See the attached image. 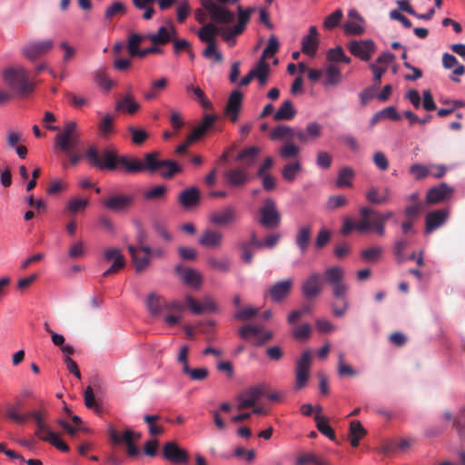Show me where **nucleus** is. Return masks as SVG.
I'll list each match as a JSON object with an SVG mask.
<instances>
[{
  "mask_svg": "<svg viewBox=\"0 0 465 465\" xmlns=\"http://www.w3.org/2000/svg\"><path fill=\"white\" fill-rule=\"evenodd\" d=\"M410 173L417 181L422 180L430 175V169L420 163H414L410 167Z\"/></svg>",
  "mask_w": 465,
  "mask_h": 465,
  "instance_id": "63",
  "label": "nucleus"
},
{
  "mask_svg": "<svg viewBox=\"0 0 465 465\" xmlns=\"http://www.w3.org/2000/svg\"><path fill=\"white\" fill-rule=\"evenodd\" d=\"M450 216L446 208L429 212L425 216V233L430 234L445 224Z\"/></svg>",
  "mask_w": 465,
  "mask_h": 465,
  "instance_id": "12",
  "label": "nucleus"
},
{
  "mask_svg": "<svg viewBox=\"0 0 465 465\" xmlns=\"http://www.w3.org/2000/svg\"><path fill=\"white\" fill-rule=\"evenodd\" d=\"M207 262L213 270H215L217 272H228L231 269V261L226 257L221 259L215 257H209Z\"/></svg>",
  "mask_w": 465,
  "mask_h": 465,
  "instance_id": "50",
  "label": "nucleus"
},
{
  "mask_svg": "<svg viewBox=\"0 0 465 465\" xmlns=\"http://www.w3.org/2000/svg\"><path fill=\"white\" fill-rule=\"evenodd\" d=\"M265 395L263 385L252 386L237 396L239 411L254 407L259 399Z\"/></svg>",
  "mask_w": 465,
  "mask_h": 465,
  "instance_id": "10",
  "label": "nucleus"
},
{
  "mask_svg": "<svg viewBox=\"0 0 465 465\" xmlns=\"http://www.w3.org/2000/svg\"><path fill=\"white\" fill-rule=\"evenodd\" d=\"M216 24V22L212 21L211 23L204 24L203 27L200 28L198 37L202 42L206 44L216 42L215 36L218 35L219 33V25Z\"/></svg>",
  "mask_w": 465,
  "mask_h": 465,
  "instance_id": "35",
  "label": "nucleus"
},
{
  "mask_svg": "<svg viewBox=\"0 0 465 465\" xmlns=\"http://www.w3.org/2000/svg\"><path fill=\"white\" fill-rule=\"evenodd\" d=\"M158 152L148 153L144 155V169L148 171L150 173H154L157 171H160L162 166L166 163H163V160H158L159 156Z\"/></svg>",
  "mask_w": 465,
  "mask_h": 465,
  "instance_id": "41",
  "label": "nucleus"
},
{
  "mask_svg": "<svg viewBox=\"0 0 465 465\" xmlns=\"http://www.w3.org/2000/svg\"><path fill=\"white\" fill-rule=\"evenodd\" d=\"M322 126L317 122H310L306 125L304 131L298 130L295 133V137L302 143H307L322 136Z\"/></svg>",
  "mask_w": 465,
  "mask_h": 465,
  "instance_id": "28",
  "label": "nucleus"
},
{
  "mask_svg": "<svg viewBox=\"0 0 465 465\" xmlns=\"http://www.w3.org/2000/svg\"><path fill=\"white\" fill-rule=\"evenodd\" d=\"M302 166L299 162L290 163L286 164L282 169V177L288 182H292Z\"/></svg>",
  "mask_w": 465,
  "mask_h": 465,
  "instance_id": "61",
  "label": "nucleus"
},
{
  "mask_svg": "<svg viewBox=\"0 0 465 465\" xmlns=\"http://www.w3.org/2000/svg\"><path fill=\"white\" fill-rule=\"evenodd\" d=\"M322 290V281L320 273H312L302 285V292L305 298L313 299L319 296Z\"/></svg>",
  "mask_w": 465,
  "mask_h": 465,
  "instance_id": "23",
  "label": "nucleus"
},
{
  "mask_svg": "<svg viewBox=\"0 0 465 465\" xmlns=\"http://www.w3.org/2000/svg\"><path fill=\"white\" fill-rule=\"evenodd\" d=\"M362 24L363 23H361L358 20H350L346 22L343 25L345 34L352 35H361V34L364 33V27Z\"/></svg>",
  "mask_w": 465,
  "mask_h": 465,
  "instance_id": "62",
  "label": "nucleus"
},
{
  "mask_svg": "<svg viewBox=\"0 0 465 465\" xmlns=\"http://www.w3.org/2000/svg\"><path fill=\"white\" fill-rule=\"evenodd\" d=\"M341 81V72L340 68L334 64H330L325 70V85H337Z\"/></svg>",
  "mask_w": 465,
  "mask_h": 465,
  "instance_id": "46",
  "label": "nucleus"
},
{
  "mask_svg": "<svg viewBox=\"0 0 465 465\" xmlns=\"http://www.w3.org/2000/svg\"><path fill=\"white\" fill-rule=\"evenodd\" d=\"M312 361V356L310 351H303L300 359L297 360L295 367V390L299 391L306 386Z\"/></svg>",
  "mask_w": 465,
  "mask_h": 465,
  "instance_id": "7",
  "label": "nucleus"
},
{
  "mask_svg": "<svg viewBox=\"0 0 465 465\" xmlns=\"http://www.w3.org/2000/svg\"><path fill=\"white\" fill-rule=\"evenodd\" d=\"M365 196L369 203L373 204H381L388 201L390 197V190L386 187L383 190V193L380 194L378 188L371 187L368 190Z\"/></svg>",
  "mask_w": 465,
  "mask_h": 465,
  "instance_id": "44",
  "label": "nucleus"
},
{
  "mask_svg": "<svg viewBox=\"0 0 465 465\" xmlns=\"http://www.w3.org/2000/svg\"><path fill=\"white\" fill-rule=\"evenodd\" d=\"M134 203V197L126 194H114L102 200L103 205L113 212L126 211Z\"/></svg>",
  "mask_w": 465,
  "mask_h": 465,
  "instance_id": "18",
  "label": "nucleus"
},
{
  "mask_svg": "<svg viewBox=\"0 0 465 465\" xmlns=\"http://www.w3.org/2000/svg\"><path fill=\"white\" fill-rule=\"evenodd\" d=\"M182 371L193 381H203L209 375V371L206 368L191 369L188 364L183 367Z\"/></svg>",
  "mask_w": 465,
  "mask_h": 465,
  "instance_id": "53",
  "label": "nucleus"
},
{
  "mask_svg": "<svg viewBox=\"0 0 465 465\" xmlns=\"http://www.w3.org/2000/svg\"><path fill=\"white\" fill-rule=\"evenodd\" d=\"M367 431L361 423L355 420L350 423V441L352 447L359 446L360 440L366 435Z\"/></svg>",
  "mask_w": 465,
  "mask_h": 465,
  "instance_id": "40",
  "label": "nucleus"
},
{
  "mask_svg": "<svg viewBox=\"0 0 465 465\" xmlns=\"http://www.w3.org/2000/svg\"><path fill=\"white\" fill-rule=\"evenodd\" d=\"M452 187L445 183H441L438 186H434L428 190L426 194L427 204H437L449 200L453 193Z\"/></svg>",
  "mask_w": 465,
  "mask_h": 465,
  "instance_id": "19",
  "label": "nucleus"
},
{
  "mask_svg": "<svg viewBox=\"0 0 465 465\" xmlns=\"http://www.w3.org/2000/svg\"><path fill=\"white\" fill-rule=\"evenodd\" d=\"M223 234L216 230H205L198 239V242L204 248L219 249L223 244Z\"/></svg>",
  "mask_w": 465,
  "mask_h": 465,
  "instance_id": "26",
  "label": "nucleus"
},
{
  "mask_svg": "<svg viewBox=\"0 0 465 465\" xmlns=\"http://www.w3.org/2000/svg\"><path fill=\"white\" fill-rule=\"evenodd\" d=\"M104 259L113 264L103 273L104 277L117 273L125 266V259L118 248H107L104 251Z\"/></svg>",
  "mask_w": 465,
  "mask_h": 465,
  "instance_id": "14",
  "label": "nucleus"
},
{
  "mask_svg": "<svg viewBox=\"0 0 465 465\" xmlns=\"http://www.w3.org/2000/svg\"><path fill=\"white\" fill-rule=\"evenodd\" d=\"M175 272L182 277L183 282L188 285L199 287L202 283V276L200 272L194 269L184 268L183 265L179 264L176 265Z\"/></svg>",
  "mask_w": 465,
  "mask_h": 465,
  "instance_id": "31",
  "label": "nucleus"
},
{
  "mask_svg": "<svg viewBox=\"0 0 465 465\" xmlns=\"http://www.w3.org/2000/svg\"><path fill=\"white\" fill-rule=\"evenodd\" d=\"M128 251L131 253L136 272H141L144 271L150 263L152 248L149 246L134 247V245H129Z\"/></svg>",
  "mask_w": 465,
  "mask_h": 465,
  "instance_id": "13",
  "label": "nucleus"
},
{
  "mask_svg": "<svg viewBox=\"0 0 465 465\" xmlns=\"http://www.w3.org/2000/svg\"><path fill=\"white\" fill-rule=\"evenodd\" d=\"M296 131L287 125H278L275 128L272 129V131L270 134V138L272 140H282L284 138H290L292 139L295 137Z\"/></svg>",
  "mask_w": 465,
  "mask_h": 465,
  "instance_id": "47",
  "label": "nucleus"
},
{
  "mask_svg": "<svg viewBox=\"0 0 465 465\" xmlns=\"http://www.w3.org/2000/svg\"><path fill=\"white\" fill-rule=\"evenodd\" d=\"M41 440L49 442L60 451L68 452L70 450L69 446L64 441L60 440L59 436L53 430L46 436L41 437Z\"/></svg>",
  "mask_w": 465,
  "mask_h": 465,
  "instance_id": "52",
  "label": "nucleus"
},
{
  "mask_svg": "<svg viewBox=\"0 0 465 465\" xmlns=\"http://www.w3.org/2000/svg\"><path fill=\"white\" fill-rule=\"evenodd\" d=\"M81 131L74 121H66L54 137V147L64 153H70L80 145Z\"/></svg>",
  "mask_w": 465,
  "mask_h": 465,
  "instance_id": "3",
  "label": "nucleus"
},
{
  "mask_svg": "<svg viewBox=\"0 0 465 465\" xmlns=\"http://www.w3.org/2000/svg\"><path fill=\"white\" fill-rule=\"evenodd\" d=\"M280 44L276 35H272L269 37L268 45L263 50L261 56L262 59L266 60L267 58L274 55L279 51Z\"/></svg>",
  "mask_w": 465,
  "mask_h": 465,
  "instance_id": "60",
  "label": "nucleus"
},
{
  "mask_svg": "<svg viewBox=\"0 0 465 465\" xmlns=\"http://www.w3.org/2000/svg\"><path fill=\"white\" fill-rule=\"evenodd\" d=\"M139 108V104L131 93L126 94L116 104L117 111H124L130 114H134Z\"/></svg>",
  "mask_w": 465,
  "mask_h": 465,
  "instance_id": "39",
  "label": "nucleus"
},
{
  "mask_svg": "<svg viewBox=\"0 0 465 465\" xmlns=\"http://www.w3.org/2000/svg\"><path fill=\"white\" fill-rule=\"evenodd\" d=\"M163 457L174 465L187 464L190 460L186 450L181 448L176 441L171 440L163 444L162 449Z\"/></svg>",
  "mask_w": 465,
  "mask_h": 465,
  "instance_id": "8",
  "label": "nucleus"
},
{
  "mask_svg": "<svg viewBox=\"0 0 465 465\" xmlns=\"http://www.w3.org/2000/svg\"><path fill=\"white\" fill-rule=\"evenodd\" d=\"M242 100L243 95L239 90L232 91L228 98L223 114L232 123L238 121L240 112L242 108Z\"/></svg>",
  "mask_w": 465,
  "mask_h": 465,
  "instance_id": "16",
  "label": "nucleus"
},
{
  "mask_svg": "<svg viewBox=\"0 0 465 465\" xmlns=\"http://www.w3.org/2000/svg\"><path fill=\"white\" fill-rule=\"evenodd\" d=\"M355 176L354 170L350 166L341 167L339 171L338 177L336 180V186L338 188L351 187L352 179Z\"/></svg>",
  "mask_w": 465,
  "mask_h": 465,
  "instance_id": "42",
  "label": "nucleus"
},
{
  "mask_svg": "<svg viewBox=\"0 0 465 465\" xmlns=\"http://www.w3.org/2000/svg\"><path fill=\"white\" fill-rule=\"evenodd\" d=\"M217 119L218 116L215 114H204L202 121L193 129L192 133L188 135V142L194 143L203 137L213 128Z\"/></svg>",
  "mask_w": 465,
  "mask_h": 465,
  "instance_id": "22",
  "label": "nucleus"
},
{
  "mask_svg": "<svg viewBox=\"0 0 465 465\" xmlns=\"http://www.w3.org/2000/svg\"><path fill=\"white\" fill-rule=\"evenodd\" d=\"M146 306L149 312L153 316H160L165 312L166 300L163 297L153 292L150 293L147 297Z\"/></svg>",
  "mask_w": 465,
  "mask_h": 465,
  "instance_id": "32",
  "label": "nucleus"
},
{
  "mask_svg": "<svg viewBox=\"0 0 465 465\" xmlns=\"http://www.w3.org/2000/svg\"><path fill=\"white\" fill-rule=\"evenodd\" d=\"M25 401L21 397H15L13 403L5 404V414L7 418L16 423H25L27 420L25 413H21Z\"/></svg>",
  "mask_w": 465,
  "mask_h": 465,
  "instance_id": "27",
  "label": "nucleus"
},
{
  "mask_svg": "<svg viewBox=\"0 0 465 465\" xmlns=\"http://www.w3.org/2000/svg\"><path fill=\"white\" fill-rule=\"evenodd\" d=\"M262 149L259 146H250L239 152L236 161L241 164L239 167H244L246 171L253 166L260 155Z\"/></svg>",
  "mask_w": 465,
  "mask_h": 465,
  "instance_id": "25",
  "label": "nucleus"
},
{
  "mask_svg": "<svg viewBox=\"0 0 465 465\" xmlns=\"http://www.w3.org/2000/svg\"><path fill=\"white\" fill-rule=\"evenodd\" d=\"M360 214L363 218H368V216H374L383 223H387V221L393 216V213L391 211L381 213L371 207H361L360 209Z\"/></svg>",
  "mask_w": 465,
  "mask_h": 465,
  "instance_id": "56",
  "label": "nucleus"
},
{
  "mask_svg": "<svg viewBox=\"0 0 465 465\" xmlns=\"http://www.w3.org/2000/svg\"><path fill=\"white\" fill-rule=\"evenodd\" d=\"M176 35V29L172 25L170 27L161 26L156 33L147 34L145 37L150 40L154 45H165L173 41V38Z\"/></svg>",
  "mask_w": 465,
  "mask_h": 465,
  "instance_id": "24",
  "label": "nucleus"
},
{
  "mask_svg": "<svg viewBox=\"0 0 465 465\" xmlns=\"http://www.w3.org/2000/svg\"><path fill=\"white\" fill-rule=\"evenodd\" d=\"M395 59V55L390 52L382 53L375 61L370 64V68L373 73V81L375 86L380 85L381 77L388 70L391 63Z\"/></svg>",
  "mask_w": 465,
  "mask_h": 465,
  "instance_id": "17",
  "label": "nucleus"
},
{
  "mask_svg": "<svg viewBox=\"0 0 465 465\" xmlns=\"http://www.w3.org/2000/svg\"><path fill=\"white\" fill-rule=\"evenodd\" d=\"M343 277L344 270L339 266L330 267L324 272L325 281L331 285L341 282Z\"/></svg>",
  "mask_w": 465,
  "mask_h": 465,
  "instance_id": "49",
  "label": "nucleus"
},
{
  "mask_svg": "<svg viewBox=\"0 0 465 465\" xmlns=\"http://www.w3.org/2000/svg\"><path fill=\"white\" fill-rule=\"evenodd\" d=\"M143 40H147L145 35H143L135 33L130 35L127 43V50L131 57H140L142 51V49H140V44Z\"/></svg>",
  "mask_w": 465,
  "mask_h": 465,
  "instance_id": "43",
  "label": "nucleus"
},
{
  "mask_svg": "<svg viewBox=\"0 0 465 465\" xmlns=\"http://www.w3.org/2000/svg\"><path fill=\"white\" fill-rule=\"evenodd\" d=\"M202 5L212 21L221 25H229L234 20V14L227 7L220 5L213 0H201Z\"/></svg>",
  "mask_w": 465,
  "mask_h": 465,
  "instance_id": "5",
  "label": "nucleus"
},
{
  "mask_svg": "<svg viewBox=\"0 0 465 465\" xmlns=\"http://www.w3.org/2000/svg\"><path fill=\"white\" fill-rule=\"evenodd\" d=\"M163 163H167L163 164L160 170V174L164 179H171L173 178L176 173H179L182 172V167L177 164L173 160H163Z\"/></svg>",
  "mask_w": 465,
  "mask_h": 465,
  "instance_id": "48",
  "label": "nucleus"
},
{
  "mask_svg": "<svg viewBox=\"0 0 465 465\" xmlns=\"http://www.w3.org/2000/svg\"><path fill=\"white\" fill-rule=\"evenodd\" d=\"M240 220L238 210L233 205H225L209 214V221L216 226H229Z\"/></svg>",
  "mask_w": 465,
  "mask_h": 465,
  "instance_id": "6",
  "label": "nucleus"
},
{
  "mask_svg": "<svg viewBox=\"0 0 465 465\" xmlns=\"http://www.w3.org/2000/svg\"><path fill=\"white\" fill-rule=\"evenodd\" d=\"M179 203L185 209L196 206L200 203V191L196 187L185 189L179 195Z\"/></svg>",
  "mask_w": 465,
  "mask_h": 465,
  "instance_id": "33",
  "label": "nucleus"
},
{
  "mask_svg": "<svg viewBox=\"0 0 465 465\" xmlns=\"http://www.w3.org/2000/svg\"><path fill=\"white\" fill-rule=\"evenodd\" d=\"M159 415H144L143 421L148 424V430L150 435L157 436L163 433L164 430L162 426L156 425L155 422L160 420Z\"/></svg>",
  "mask_w": 465,
  "mask_h": 465,
  "instance_id": "54",
  "label": "nucleus"
},
{
  "mask_svg": "<svg viewBox=\"0 0 465 465\" xmlns=\"http://www.w3.org/2000/svg\"><path fill=\"white\" fill-rule=\"evenodd\" d=\"M312 238V228L309 225L299 228L296 236L295 243L298 246L301 253L304 254L307 250Z\"/></svg>",
  "mask_w": 465,
  "mask_h": 465,
  "instance_id": "37",
  "label": "nucleus"
},
{
  "mask_svg": "<svg viewBox=\"0 0 465 465\" xmlns=\"http://www.w3.org/2000/svg\"><path fill=\"white\" fill-rule=\"evenodd\" d=\"M297 112L291 100H285L273 115L275 121H290L294 118Z\"/></svg>",
  "mask_w": 465,
  "mask_h": 465,
  "instance_id": "36",
  "label": "nucleus"
},
{
  "mask_svg": "<svg viewBox=\"0 0 465 465\" xmlns=\"http://www.w3.org/2000/svg\"><path fill=\"white\" fill-rule=\"evenodd\" d=\"M127 8L125 5L121 1H115L112 5L106 7L104 11V20L112 21L114 17L117 15H124Z\"/></svg>",
  "mask_w": 465,
  "mask_h": 465,
  "instance_id": "45",
  "label": "nucleus"
},
{
  "mask_svg": "<svg viewBox=\"0 0 465 465\" xmlns=\"http://www.w3.org/2000/svg\"><path fill=\"white\" fill-rule=\"evenodd\" d=\"M351 54L362 61H369L376 51V45L371 39L353 40L348 44Z\"/></svg>",
  "mask_w": 465,
  "mask_h": 465,
  "instance_id": "11",
  "label": "nucleus"
},
{
  "mask_svg": "<svg viewBox=\"0 0 465 465\" xmlns=\"http://www.w3.org/2000/svg\"><path fill=\"white\" fill-rule=\"evenodd\" d=\"M88 203V199L75 197L68 201L66 208L71 214H75L84 211L87 207Z\"/></svg>",
  "mask_w": 465,
  "mask_h": 465,
  "instance_id": "57",
  "label": "nucleus"
},
{
  "mask_svg": "<svg viewBox=\"0 0 465 465\" xmlns=\"http://www.w3.org/2000/svg\"><path fill=\"white\" fill-rule=\"evenodd\" d=\"M224 182L231 187H242L251 179L248 171L244 167H234L223 173Z\"/></svg>",
  "mask_w": 465,
  "mask_h": 465,
  "instance_id": "20",
  "label": "nucleus"
},
{
  "mask_svg": "<svg viewBox=\"0 0 465 465\" xmlns=\"http://www.w3.org/2000/svg\"><path fill=\"white\" fill-rule=\"evenodd\" d=\"M85 156L90 164L98 169L114 170L117 165H120L129 173H140L144 169L143 163L139 159L117 156L114 152L108 149L102 153L104 162L102 161L101 155L94 146H90L86 150Z\"/></svg>",
  "mask_w": 465,
  "mask_h": 465,
  "instance_id": "1",
  "label": "nucleus"
},
{
  "mask_svg": "<svg viewBox=\"0 0 465 465\" xmlns=\"http://www.w3.org/2000/svg\"><path fill=\"white\" fill-rule=\"evenodd\" d=\"M318 49V30L316 26H311L309 35H305L302 40V51L303 54L313 57Z\"/></svg>",
  "mask_w": 465,
  "mask_h": 465,
  "instance_id": "30",
  "label": "nucleus"
},
{
  "mask_svg": "<svg viewBox=\"0 0 465 465\" xmlns=\"http://www.w3.org/2000/svg\"><path fill=\"white\" fill-rule=\"evenodd\" d=\"M258 223L266 229H276L280 226L282 215L272 198H267L258 210Z\"/></svg>",
  "mask_w": 465,
  "mask_h": 465,
  "instance_id": "4",
  "label": "nucleus"
},
{
  "mask_svg": "<svg viewBox=\"0 0 465 465\" xmlns=\"http://www.w3.org/2000/svg\"><path fill=\"white\" fill-rule=\"evenodd\" d=\"M28 419H33L36 424L35 436L41 440V437L46 436L49 432L52 431L50 427L45 421L46 411L45 410L42 411H33L25 413Z\"/></svg>",
  "mask_w": 465,
  "mask_h": 465,
  "instance_id": "29",
  "label": "nucleus"
},
{
  "mask_svg": "<svg viewBox=\"0 0 465 465\" xmlns=\"http://www.w3.org/2000/svg\"><path fill=\"white\" fill-rule=\"evenodd\" d=\"M306 463H313L315 465H330L326 460L319 457L314 453H306L300 456L297 460L296 465H305Z\"/></svg>",
  "mask_w": 465,
  "mask_h": 465,
  "instance_id": "58",
  "label": "nucleus"
},
{
  "mask_svg": "<svg viewBox=\"0 0 465 465\" xmlns=\"http://www.w3.org/2000/svg\"><path fill=\"white\" fill-rule=\"evenodd\" d=\"M54 47V41L51 39L35 41L25 45L21 52L22 54L30 61H35L38 57L49 53Z\"/></svg>",
  "mask_w": 465,
  "mask_h": 465,
  "instance_id": "9",
  "label": "nucleus"
},
{
  "mask_svg": "<svg viewBox=\"0 0 465 465\" xmlns=\"http://www.w3.org/2000/svg\"><path fill=\"white\" fill-rule=\"evenodd\" d=\"M95 82L104 90L109 91L115 84L114 82L109 78L104 70H98L95 73Z\"/></svg>",
  "mask_w": 465,
  "mask_h": 465,
  "instance_id": "64",
  "label": "nucleus"
},
{
  "mask_svg": "<svg viewBox=\"0 0 465 465\" xmlns=\"http://www.w3.org/2000/svg\"><path fill=\"white\" fill-rule=\"evenodd\" d=\"M4 82L19 96L25 97L35 90V83L30 79L24 66H10L3 71Z\"/></svg>",
  "mask_w": 465,
  "mask_h": 465,
  "instance_id": "2",
  "label": "nucleus"
},
{
  "mask_svg": "<svg viewBox=\"0 0 465 465\" xmlns=\"http://www.w3.org/2000/svg\"><path fill=\"white\" fill-rule=\"evenodd\" d=\"M349 201L345 195L337 194L331 195L328 198L326 207L328 210L334 211L339 208L344 207L348 204Z\"/></svg>",
  "mask_w": 465,
  "mask_h": 465,
  "instance_id": "59",
  "label": "nucleus"
},
{
  "mask_svg": "<svg viewBox=\"0 0 465 465\" xmlns=\"http://www.w3.org/2000/svg\"><path fill=\"white\" fill-rule=\"evenodd\" d=\"M369 226L370 224L367 218L361 217V221L355 223L351 218L345 217L343 219L341 233L344 236H347L352 232V230L367 232Z\"/></svg>",
  "mask_w": 465,
  "mask_h": 465,
  "instance_id": "34",
  "label": "nucleus"
},
{
  "mask_svg": "<svg viewBox=\"0 0 465 465\" xmlns=\"http://www.w3.org/2000/svg\"><path fill=\"white\" fill-rule=\"evenodd\" d=\"M256 11L255 7H248L244 9L242 5L237 7V24L234 25L236 32H242L246 28V25L249 24L251 20V15L252 13Z\"/></svg>",
  "mask_w": 465,
  "mask_h": 465,
  "instance_id": "38",
  "label": "nucleus"
},
{
  "mask_svg": "<svg viewBox=\"0 0 465 465\" xmlns=\"http://www.w3.org/2000/svg\"><path fill=\"white\" fill-rule=\"evenodd\" d=\"M293 280L291 278L275 282L268 290L271 300L274 302H282L290 295Z\"/></svg>",
  "mask_w": 465,
  "mask_h": 465,
  "instance_id": "21",
  "label": "nucleus"
},
{
  "mask_svg": "<svg viewBox=\"0 0 465 465\" xmlns=\"http://www.w3.org/2000/svg\"><path fill=\"white\" fill-rule=\"evenodd\" d=\"M234 30L235 26L224 27L219 25L218 35H221L224 42H226L229 45L232 46L235 45V37L242 34V32H236Z\"/></svg>",
  "mask_w": 465,
  "mask_h": 465,
  "instance_id": "55",
  "label": "nucleus"
},
{
  "mask_svg": "<svg viewBox=\"0 0 465 465\" xmlns=\"http://www.w3.org/2000/svg\"><path fill=\"white\" fill-rule=\"evenodd\" d=\"M316 421V427L320 432H322L324 436L328 437L330 440H333L335 439V433L332 428L328 423V420L317 414L314 418Z\"/></svg>",
  "mask_w": 465,
  "mask_h": 465,
  "instance_id": "51",
  "label": "nucleus"
},
{
  "mask_svg": "<svg viewBox=\"0 0 465 465\" xmlns=\"http://www.w3.org/2000/svg\"><path fill=\"white\" fill-rule=\"evenodd\" d=\"M134 431L129 429L125 430L121 436L114 428H111L109 430L110 439L114 443L119 444L121 442H124L126 444L127 455L131 458L136 457L140 454V450L134 443Z\"/></svg>",
  "mask_w": 465,
  "mask_h": 465,
  "instance_id": "15",
  "label": "nucleus"
}]
</instances>
